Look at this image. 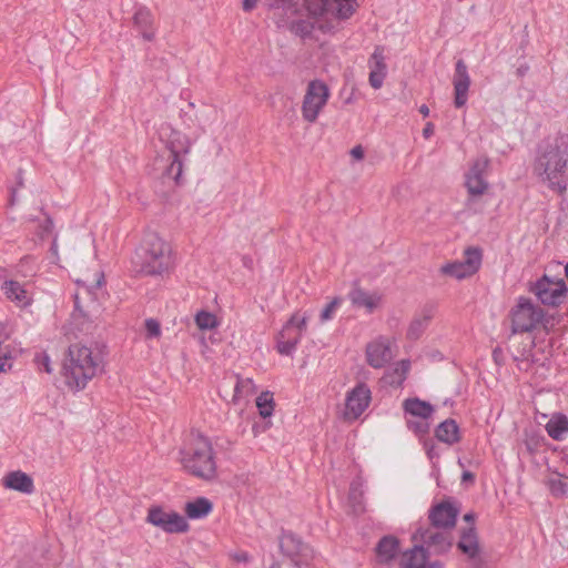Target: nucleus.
Returning <instances> with one entry per match:
<instances>
[{"instance_id": "f257e3e1", "label": "nucleus", "mask_w": 568, "mask_h": 568, "mask_svg": "<svg viewBox=\"0 0 568 568\" xmlns=\"http://www.w3.org/2000/svg\"><path fill=\"white\" fill-rule=\"evenodd\" d=\"M532 174L549 190L562 194L568 187V135L557 134L537 148Z\"/></svg>"}, {"instance_id": "f03ea898", "label": "nucleus", "mask_w": 568, "mask_h": 568, "mask_svg": "<svg viewBox=\"0 0 568 568\" xmlns=\"http://www.w3.org/2000/svg\"><path fill=\"white\" fill-rule=\"evenodd\" d=\"M104 355L99 345L72 344L64 364L65 384L72 390L85 388L89 381L103 372Z\"/></svg>"}, {"instance_id": "7ed1b4c3", "label": "nucleus", "mask_w": 568, "mask_h": 568, "mask_svg": "<svg viewBox=\"0 0 568 568\" xmlns=\"http://www.w3.org/2000/svg\"><path fill=\"white\" fill-rule=\"evenodd\" d=\"M183 468L194 477L213 480L217 476L216 458L209 437L201 433H191L180 449Z\"/></svg>"}, {"instance_id": "20e7f679", "label": "nucleus", "mask_w": 568, "mask_h": 568, "mask_svg": "<svg viewBox=\"0 0 568 568\" xmlns=\"http://www.w3.org/2000/svg\"><path fill=\"white\" fill-rule=\"evenodd\" d=\"M133 263L138 272L160 275L172 266L171 245L158 234L150 233L136 250Z\"/></svg>"}, {"instance_id": "39448f33", "label": "nucleus", "mask_w": 568, "mask_h": 568, "mask_svg": "<svg viewBox=\"0 0 568 568\" xmlns=\"http://www.w3.org/2000/svg\"><path fill=\"white\" fill-rule=\"evenodd\" d=\"M306 11L323 33L336 29V20L348 19L354 13L352 4L336 3L334 0H306Z\"/></svg>"}, {"instance_id": "423d86ee", "label": "nucleus", "mask_w": 568, "mask_h": 568, "mask_svg": "<svg viewBox=\"0 0 568 568\" xmlns=\"http://www.w3.org/2000/svg\"><path fill=\"white\" fill-rule=\"evenodd\" d=\"M104 275L97 271L93 278L77 280L78 290L74 294L75 310L84 318L97 320L101 314L100 297L103 295L102 284Z\"/></svg>"}, {"instance_id": "0eeeda50", "label": "nucleus", "mask_w": 568, "mask_h": 568, "mask_svg": "<svg viewBox=\"0 0 568 568\" xmlns=\"http://www.w3.org/2000/svg\"><path fill=\"white\" fill-rule=\"evenodd\" d=\"M191 148L192 141L185 133L171 129L166 139V149L170 152L169 160L171 162L163 174L176 184L180 183L182 178L184 156L190 153Z\"/></svg>"}, {"instance_id": "6e6552de", "label": "nucleus", "mask_w": 568, "mask_h": 568, "mask_svg": "<svg viewBox=\"0 0 568 568\" xmlns=\"http://www.w3.org/2000/svg\"><path fill=\"white\" fill-rule=\"evenodd\" d=\"M544 318V311L527 297H519L510 311L511 333H528L534 331Z\"/></svg>"}, {"instance_id": "1a4fd4ad", "label": "nucleus", "mask_w": 568, "mask_h": 568, "mask_svg": "<svg viewBox=\"0 0 568 568\" xmlns=\"http://www.w3.org/2000/svg\"><path fill=\"white\" fill-rule=\"evenodd\" d=\"M329 99V89L321 80H312L306 88L302 102V116L314 123Z\"/></svg>"}, {"instance_id": "9d476101", "label": "nucleus", "mask_w": 568, "mask_h": 568, "mask_svg": "<svg viewBox=\"0 0 568 568\" xmlns=\"http://www.w3.org/2000/svg\"><path fill=\"white\" fill-rule=\"evenodd\" d=\"M146 523L169 534L186 532L190 529L189 523L182 515L175 511H165L160 506L149 508Z\"/></svg>"}, {"instance_id": "9b49d317", "label": "nucleus", "mask_w": 568, "mask_h": 568, "mask_svg": "<svg viewBox=\"0 0 568 568\" xmlns=\"http://www.w3.org/2000/svg\"><path fill=\"white\" fill-rule=\"evenodd\" d=\"M532 292L544 305L558 306L565 301L568 290L564 280L555 281L545 275L536 282Z\"/></svg>"}, {"instance_id": "f8f14e48", "label": "nucleus", "mask_w": 568, "mask_h": 568, "mask_svg": "<svg viewBox=\"0 0 568 568\" xmlns=\"http://www.w3.org/2000/svg\"><path fill=\"white\" fill-rule=\"evenodd\" d=\"M372 392L364 383H358L346 394L343 416L345 420H356L369 406Z\"/></svg>"}, {"instance_id": "ddd939ff", "label": "nucleus", "mask_w": 568, "mask_h": 568, "mask_svg": "<svg viewBox=\"0 0 568 568\" xmlns=\"http://www.w3.org/2000/svg\"><path fill=\"white\" fill-rule=\"evenodd\" d=\"M481 263V253L478 248L469 247L465 251L464 261H455L443 265L440 271L443 274L449 275L457 280H463L475 274Z\"/></svg>"}, {"instance_id": "4468645a", "label": "nucleus", "mask_w": 568, "mask_h": 568, "mask_svg": "<svg viewBox=\"0 0 568 568\" xmlns=\"http://www.w3.org/2000/svg\"><path fill=\"white\" fill-rule=\"evenodd\" d=\"M489 166V160L486 156H479L471 163L465 175V185L473 196L483 195L488 189L486 174Z\"/></svg>"}, {"instance_id": "2eb2a0df", "label": "nucleus", "mask_w": 568, "mask_h": 568, "mask_svg": "<svg viewBox=\"0 0 568 568\" xmlns=\"http://www.w3.org/2000/svg\"><path fill=\"white\" fill-rule=\"evenodd\" d=\"M459 511V504L447 499L432 507L428 518L435 528L450 529L455 526Z\"/></svg>"}, {"instance_id": "dca6fc26", "label": "nucleus", "mask_w": 568, "mask_h": 568, "mask_svg": "<svg viewBox=\"0 0 568 568\" xmlns=\"http://www.w3.org/2000/svg\"><path fill=\"white\" fill-rule=\"evenodd\" d=\"M439 528H435L434 526L419 529L418 534L422 542L426 546V550L432 551L435 555H442L447 552L452 545V536L447 531V529L438 530Z\"/></svg>"}, {"instance_id": "f3484780", "label": "nucleus", "mask_w": 568, "mask_h": 568, "mask_svg": "<svg viewBox=\"0 0 568 568\" xmlns=\"http://www.w3.org/2000/svg\"><path fill=\"white\" fill-rule=\"evenodd\" d=\"M366 361L373 368H382L389 363L394 355L390 348V341L379 336L366 346Z\"/></svg>"}, {"instance_id": "a211bd4d", "label": "nucleus", "mask_w": 568, "mask_h": 568, "mask_svg": "<svg viewBox=\"0 0 568 568\" xmlns=\"http://www.w3.org/2000/svg\"><path fill=\"white\" fill-rule=\"evenodd\" d=\"M400 568H443L438 560H429L427 550L424 546H414L404 551L399 558Z\"/></svg>"}, {"instance_id": "6ab92c4d", "label": "nucleus", "mask_w": 568, "mask_h": 568, "mask_svg": "<svg viewBox=\"0 0 568 568\" xmlns=\"http://www.w3.org/2000/svg\"><path fill=\"white\" fill-rule=\"evenodd\" d=\"M470 82L466 63L463 60H458L455 65V74L453 78L455 95L454 104L456 108H463L466 104Z\"/></svg>"}, {"instance_id": "aec40b11", "label": "nucleus", "mask_w": 568, "mask_h": 568, "mask_svg": "<svg viewBox=\"0 0 568 568\" xmlns=\"http://www.w3.org/2000/svg\"><path fill=\"white\" fill-rule=\"evenodd\" d=\"M282 554L292 559L297 568H301L297 557H306L307 547L292 532H283L280 537Z\"/></svg>"}, {"instance_id": "412c9836", "label": "nucleus", "mask_w": 568, "mask_h": 568, "mask_svg": "<svg viewBox=\"0 0 568 568\" xmlns=\"http://www.w3.org/2000/svg\"><path fill=\"white\" fill-rule=\"evenodd\" d=\"M2 485L7 489L16 490L26 495H31L34 491L32 477L21 470L9 471L2 478Z\"/></svg>"}, {"instance_id": "4be33fe9", "label": "nucleus", "mask_w": 568, "mask_h": 568, "mask_svg": "<svg viewBox=\"0 0 568 568\" xmlns=\"http://www.w3.org/2000/svg\"><path fill=\"white\" fill-rule=\"evenodd\" d=\"M1 291L8 300L19 307H26L32 303L31 295L24 286L17 281H4L1 285Z\"/></svg>"}, {"instance_id": "5701e85b", "label": "nucleus", "mask_w": 568, "mask_h": 568, "mask_svg": "<svg viewBox=\"0 0 568 568\" xmlns=\"http://www.w3.org/2000/svg\"><path fill=\"white\" fill-rule=\"evenodd\" d=\"M435 311L436 308L434 305H425L420 312L416 314L407 329V337L409 339H417L420 337L433 320Z\"/></svg>"}, {"instance_id": "b1692460", "label": "nucleus", "mask_w": 568, "mask_h": 568, "mask_svg": "<svg viewBox=\"0 0 568 568\" xmlns=\"http://www.w3.org/2000/svg\"><path fill=\"white\" fill-rule=\"evenodd\" d=\"M458 549L469 559H475L480 552L478 536L474 526L464 529L457 544Z\"/></svg>"}, {"instance_id": "393cba45", "label": "nucleus", "mask_w": 568, "mask_h": 568, "mask_svg": "<svg viewBox=\"0 0 568 568\" xmlns=\"http://www.w3.org/2000/svg\"><path fill=\"white\" fill-rule=\"evenodd\" d=\"M399 542L394 536L383 537L376 545V557L379 564H389L398 554Z\"/></svg>"}, {"instance_id": "a878e982", "label": "nucleus", "mask_w": 568, "mask_h": 568, "mask_svg": "<svg viewBox=\"0 0 568 568\" xmlns=\"http://www.w3.org/2000/svg\"><path fill=\"white\" fill-rule=\"evenodd\" d=\"M403 408L412 418H422V419H430L434 407L419 398H407L403 403Z\"/></svg>"}, {"instance_id": "bb28decb", "label": "nucleus", "mask_w": 568, "mask_h": 568, "mask_svg": "<svg viewBox=\"0 0 568 568\" xmlns=\"http://www.w3.org/2000/svg\"><path fill=\"white\" fill-rule=\"evenodd\" d=\"M183 509L187 518L202 519L211 514L213 504L206 497H196L194 500L187 501Z\"/></svg>"}, {"instance_id": "cd10ccee", "label": "nucleus", "mask_w": 568, "mask_h": 568, "mask_svg": "<svg viewBox=\"0 0 568 568\" xmlns=\"http://www.w3.org/2000/svg\"><path fill=\"white\" fill-rule=\"evenodd\" d=\"M134 24L140 29L143 39L152 41L154 39L153 16L146 8L136 10L133 17Z\"/></svg>"}, {"instance_id": "c85d7f7f", "label": "nucleus", "mask_w": 568, "mask_h": 568, "mask_svg": "<svg viewBox=\"0 0 568 568\" xmlns=\"http://www.w3.org/2000/svg\"><path fill=\"white\" fill-rule=\"evenodd\" d=\"M348 296L353 305L364 307L368 313H372L381 301L377 294H369L362 288H354Z\"/></svg>"}, {"instance_id": "c756f323", "label": "nucleus", "mask_w": 568, "mask_h": 568, "mask_svg": "<svg viewBox=\"0 0 568 568\" xmlns=\"http://www.w3.org/2000/svg\"><path fill=\"white\" fill-rule=\"evenodd\" d=\"M435 435L443 443L455 444L459 440L458 425L454 419H446L437 426Z\"/></svg>"}, {"instance_id": "7c9ffc66", "label": "nucleus", "mask_w": 568, "mask_h": 568, "mask_svg": "<svg viewBox=\"0 0 568 568\" xmlns=\"http://www.w3.org/2000/svg\"><path fill=\"white\" fill-rule=\"evenodd\" d=\"M300 341L301 334H292L283 327L277 336V352L282 355L288 356L295 351Z\"/></svg>"}, {"instance_id": "2f4dec72", "label": "nucleus", "mask_w": 568, "mask_h": 568, "mask_svg": "<svg viewBox=\"0 0 568 568\" xmlns=\"http://www.w3.org/2000/svg\"><path fill=\"white\" fill-rule=\"evenodd\" d=\"M546 430L552 439H562L568 433V418L565 415L552 416L546 424Z\"/></svg>"}, {"instance_id": "473e14b6", "label": "nucleus", "mask_w": 568, "mask_h": 568, "mask_svg": "<svg viewBox=\"0 0 568 568\" xmlns=\"http://www.w3.org/2000/svg\"><path fill=\"white\" fill-rule=\"evenodd\" d=\"M410 368V363L409 361H406V359H403L400 362H398L393 368L392 371H389L387 374H386V377L388 378V382L392 384V385H402V383L405 381L406 378V375L408 373Z\"/></svg>"}, {"instance_id": "72a5a7b5", "label": "nucleus", "mask_w": 568, "mask_h": 568, "mask_svg": "<svg viewBox=\"0 0 568 568\" xmlns=\"http://www.w3.org/2000/svg\"><path fill=\"white\" fill-rule=\"evenodd\" d=\"M364 491L359 483H353L349 490V503L355 515H361L365 511L363 501Z\"/></svg>"}, {"instance_id": "f704fd0d", "label": "nucleus", "mask_w": 568, "mask_h": 568, "mask_svg": "<svg viewBox=\"0 0 568 568\" xmlns=\"http://www.w3.org/2000/svg\"><path fill=\"white\" fill-rule=\"evenodd\" d=\"M317 29V24L313 19H301L292 23L291 30L301 38H310L313 31Z\"/></svg>"}, {"instance_id": "c9c22d12", "label": "nucleus", "mask_w": 568, "mask_h": 568, "mask_svg": "<svg viewBox=\"0 0 568 568\" xmlns=\"http://www.w3.org/2000/svg\"><path fill=\"white\" fill-rule=\"evenodd\" d=\"M256 406L258 408V413L263 418H267L272 416L274 410V399L273 394L270 392H263L256 398Z\"/></svg>"}, {"instance_id": "e433bc0d", "label": "nucleus", "mask_w": 568, "mask_h": 568, "mask_svg": "<svg viewBox=\"0 0 568 568\" xmlns=\"http://www.w3.org/2000/svg\"><path fill=\"white\" fill-rule=\"evenodd\" d=\"M195 323L202 331L217 327L219 321L213 313L201 311L195 315Z\"/></svg>"}, {"instance_id": "4c0bfd02", "label": "nucleus", "mask_w": 568, "mask_h": 568, "mask_svg": "<svg viewBox=\"0 0 568 568\" xmlns=\"http://www.w3.org/2000/svg\"><path fill=\"white\" fill-rule=\"evenodd\" d=\"M256 387L251 378H237L234 388V399L246 397L255 393Z\"/></svg>"}, {"instance_id": "58836bf2", "label": "nucleus", "mask_w": 568, "mask_h": 568, "mask_svg": "<svg viewBox=\"0 0 568 568\" xmlns=\"http://www.w3.org/2000/svg\"><path fill=\"white\" fill-rule=\"evenodd\" d=\"M307 320L308 317L306 315L301 316L298 313H295L284 325V328L288 332H292V329L295 327V334H301L302 336L303 333L306 331Z\"/></svg>"}, {"instance_id": "ea45409f", "label": "nucleus", "mask_w": 568, "mask_h": 568, "mask_svg": "<svg viewBox=\"0 0 568 568\" xmlns=\"http://www.w3.org/2000/svg\"><path fill=\"white\" fill-rule=\"evenodd\" d=\"M407 427L413 430L416 435L423 436L428 433L429 430V419H422V418H406Z\"/></svg>"}, {"instance_id": "a19ab883", "label": "nucleus", "mask_w": 568, "mask_h": 568, "mask_svg": "<svg viewBox=\"0 0 568 568\" xmlns=\"http://www.w3.org/2000/svg\"><path fill=\"white\" fill-rule=\"evenodd\" d=\"M384 60V50L381 47H376L368 62L369 69L386 73V63Z\"/></svg>"}, {"instance_id": "79ce46f5", "label": "nucleus", "mask_w": 568, "mask_h": 568, "mask_svg": "<svg viewBox=\"0 0 568 568\" xmlns=\"http://www.w3.org/2000/svg\"><path fill=\"white\" fill-rule=\"evenodd\" d=\"M548 488L555 497H565L568 493V484L561 478L555 477L547 480Z\"/></svg>"}, {"instance_id": "37998d69", "label": "nucleus", "mask_w": 568, "mask_h": 568, "mask_svg": "<svg viewBox=\"0 0 568 568\" xmlns=\"http://www.w3.org/2000/svg\"><path fill=\"white\" fill-rule=\"evenodd\" d=\"M343 302L342 297H334L321 312V323L331 321Z\"/></svg>"}, {"instance_id": "c03bdc74", "label": "nucleus", "mask_w": 568, "mask_h": 568, "mask_svg": "<svg viewBox=\"0 0 568 568\" xmlns=\"http://www.w3.org/2000/svg\"><path fill=\"white\" fill-rule=\"evenodd\" d=\"M216 115V110L211 106H205L197 113L196 118L201 124V130L205 131V124H209L214 121Z\"/></svg>"}, {"instance_id": "a18cd8bd", "label": "nucleus", "mask_w": 568, "mask_h": 568, "mask_svg": "<svg viewBox=\"0 0 568 568\" xmlns=\"http://www.w3.org/2000/svg\"><path fill=\"white\" fill-rule=\"evenodd\" d=\"M146 337H159L161 335L160 323L154 318H148L145 321Z\"/></svg>"}, {"instance_id": "49530a36", "label": "nucleus", "mask_w": 568, "mask_h": 568, "mask_svg": "<svg viewBox=\"0 0 568 568\" xmlns=\"http://www.w3.org/2000/svg\"><path fill=\"white\" fill-rule=\"evenodd\" d=\"M53 231V222L50 217L45 216L44 220L39 224L38 235L43 239L50 235Z\"/></svg>"}, {"instance_id": "de8ad7c7", "label": "nucleus", "mask_w": 568, "mask_h": 568, "mask_svg": "<svg viewBox=\"0 0 568 568\" xmlns=\"http://www.w3.org/2000/svg\"><path fill=\"white\" fill-rule=\"evenodd\" d=\"M385 77H386V73H383V72H379V71H375V70H371V72H369V84L374 89H379L383 85Z\"/></svg>"}, {"instance_id": "09e8293b", "label": "nucleus", "mask_w": 568, "mask_h": 568, "mask_svg": "<svg viewBox=\"0 0 568 568\" xmlns=\"http://www.w3.org/2000/svg\"><path fill=\"white\" fill-rule=\"evenodd\" d=\"M37 362H38L39 368L41 371H44L48 374H50L52 372L50 358L48 355L37 356Z\"/></svg>"}, {"instance_id": "8fccbe9b", "label": "nucleus", "mask_w": 568, "mask_h": 568, "mask_svg": "<svg viewBox=\"0 0 568 568\" xmlns=\"http://www.w3.org/2000/svg\"><path fill=\"white\" fill-rule=\"evenodd\" d=\"M351 155L353 159L361 161L364 159V149L362 145H356L351 150Z\"/></svg>"}, {"instance_id": "3c124183", "label": "nucleus", "mask_w": 568, "mask_h": 568, "mask_svg": "<svg viewBox=\"0 0 568 568\" xmlns=\"http://www.w3.org/2000/svg\"><path fill=\"white\" fill-rule=\"evenodd\" d=\"M434 124L432 122H427L423 129V136L425 139H429L434 134Z\"/></svg>"}, {"instance_id": "603ef678", "label": "nucleus", "mask_w": 568, "mask_h": 568, "mask_svg": "<svg viewBox=\"0 0 568 568\" xmlns=\"http://www.w3.org/2000/svg\"><path fill=\"white\" fill-rule=\"evenodd\" d=\"M232 558L237 562H247L248 555L245 551H239L232 555Z\"/></svg>"}, {"instance_id": "864d4df0", "label": "nucleus", "mask_w": 568, "mask_h": 568, "mask_svg": "<svg viewBox=\"0 0 568 568\" xmlns=\"http://www.w3.org/2000/svg\"><path fill=\"white\" fill-rule=\"evenodd\" d=\"M257 0H243L242 7L243 10L248 12L252 11L256 7Z\"/></svg>"}, {"instance_id": "5fc2aeb1", "label": "nucleus", "mask_w": 568, "mask_h": 568, "mask_svg": "<svg viewBox=\"0 0 568 568\" xmlns=\"http://www.w3.org/2000/svg\"><path fill=\"white\" fill-rule=\"evenodd\" d=\"M17 191L18 190L16 187L11 189V191H10V199H9L10 206H13L17 203Z\"/></svg>"}, {"instance_id": "6e6d98bb", "label": "nucleus", "mask_w": 568, "mask_h": 568, "mask_svg": "<svg viewBox=\"0 0 568 568\" xmlns=\"http://www.w3.org/2000/svg\"><path fill=\"white\" fill-rule=\"evenodd\" d=\"M336 3H343V4H352L353 8H354V11L356 10V8L358 7L356 0H334Z\"/></svg>"}, {"instance_id": "4d7b16f0", "label": "nucleus", "mask_w": 568, "mask_h": 568, "mask_svg": "<svg viewBox=\"0 0 568 568\" xmlns=\"http://www.w3.org/2000/svg\"><path fill=\"white\" fill-rule=\"evenodd\" d=\"M562 463H564V474L561 476L564 477H567L568 478V455H566L564 458H562Z\"/></svg>"}, {"instance_id": "13d9d810", "label": "nucleus", "mask_w": 568, "mask_h": 568, "mask_svg": "<svg viewBox=\"0 0 568 568\" xmlns=\"http://www.w3.org/2000/svg\"><path fill=\"white\" fill-rule=\"evenodd\" d=\"M464 520L467 521V523H470L471 526H474V521H475V514L474 513H468L464 516Z\"/></svg>"}, {"instance_id": "bf43d9fd", "label": "nucleus", "mask_w": 568, "mask_h": 568, "mask_svg": "<svg viewBox=\"0 0 568 568\" xmlns=\"http://www.w3.org/2000/svg\"><path fill=\"white\" fill-rule=\"evenodd\" d=\"M419 112L424 116H427L429 114V108L426 104H423V105L419 106Z\"/></svg>"}, {"instance_id": "052dcab7", "label": "nucleus", "mask_w": 568, "mask_h": 568, "mask_svg": "<svg viewBox=\"0 0 568 568\" xmlns=\"http://www.w3.org/2000/svg\"><path fill=\"white\" fill-rule=\"evenodd\" d=\"M473 479H474V475L470 471H465L463 474V481L473 480Z\"/></svg>"}, {"instance_id": "680f3d73", "label": "nucleus", "mask_w": 568, "mask_h": 568, "mask_svg": "<svg viewBox=\"0 0 568 568\" xmlns=\"http://www.w3.org/2000/svg\"><path fill=\"white\" fill-rule=\"evenodd\" d=\"M17 181H18V186L22 187L23 186V178H22V172L21 171H19V173L17 175Z\"/></svg>"}, {"instance_id": "e2e57ef3", "label": "nucleus", "mask_w": 568, "mask_h": 568, "mask_svg": "<svg viewBox=\"0 0 568 568\" xmlns=\"http://www.w3.org/2000/svg\"><path fill=\"white\" fill-rule=\"evenodd\" d=\"M57 248H58V246H57V242H55V241H53L52 246H51V251H52L54 254H57Z\"/></svg>"}, {"instance_id": "0e129e2a", "label": "nucleus", "mask_w": 568, "mask_h": 568, "mask_svg": "<svg viewBox=\"0 0 568 568\" xmlns=\"http://www.w3.org/2000/svg\"><path fill=\"white\" fill-rule=\"evenodd\" d=\"M527 70H528V67H525L524 70L518 69V73L523 75L525 73V71H527Z\"/></svg>"}, {"instance_id": "69168bd1", "label": "nucleus", "mask_w": 568, "mask_h": 568, "mask_svg": "<svg viewBox=\"0 0 568 568\" xmlns=\"http://www.w3.org/2000/svg\"><path fill=\"white\" fill-rule=\"evenodd\" d=\"M527 70H528V67H525L524 70L518 69V73L523 75L525 73V71H527Z\"/></svg>"}, {"instance_id": "338daca9", "label": "nucleus", "mask_w": 568, "mask_h": 568, "mask_svg": "<svg viewBox=\"0 0 568 568\" xmlns=\"http://www.w3.org/2000/svg\"><path fill=\"white\" fill-rule=\"evenodd\" d=\"M270 568H280V565L274 562Z\"/></svg>"}, {"instance_id": "774afa93", "label": "nucleus", "mask_w": 568, "mask_h": 568, "mask_svg": "<svg viewBox=\"0 0 568 568\" xmlns=\"http://www.w3.org/2000/svg\"><path fill=\"white\" fill-rule=\"evenodd\" d=\"M566 277L568 278V264L565 267Z\"/></svg>"}]
</instances>
